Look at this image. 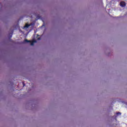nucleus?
<instances>
[{
  "label": "nucleus",
  "instance_id": "obj_4",
  "mask_svg": "<svg viewBox=\"0 0 127 127\" xmlns=\"http://www.w3.org/2000/svg\"><path fill=\"white\" fill-rule=\"evenodd\" d=\"M24 42H27V43H28V42H31V41H28V40H27V39H25L24 41Z\"/></svg>",
  "mask_w": 127,
  "mask_h": 127
},
{
  "label": "nucleus",
  "instance_id": "obj_5",
  "mask_svg": "<svg viewBox=\"0 0 127 127\" xmlns=\"http://www.w3.org/2000/svg\"><path fill=\"white\" fill-rule=\"evenodd\" d=\"M116 114L117 115V116H121V115H122V113L120 112H118L116 113Z\"/></svg>",
  "mask_w": 127,
  "mask_h": 127
},
{
  "label": "nucleus",
  "instance_id": "obj_1",
  "mask_svg": "<svg viewBox=\"0 0 127 127\" xmlns=\"http://www.w3.org/2000/svg\"><path fill=\"white\" fill-rule=\"evenodd\" d=\"M120 5L122 7H125V6H126V2H125V1H121L120 2Z\"/></svg>",
  "mask_w": 127,
  "mask_h": 127
},
{
  "label": "nucleus",
  "instance_id": "obj_7",
  "mask_svg": "<svg viewBox=\"0 0 127 127\" xmlns=\"http://www.w3.org/2000/svg\"><path fill=\"white\" fill-rule=\"evenodd\" d=\"M37 40H40V38H38Z\"/></svg>",
  "mask_w": 127,
  "mask_h": 127
},
{
  "label": "nucleus",
  "instance_id": "obj_2",
  "mask_svg": "<svg viewBox=\"0 0 127 127\" xmlns=\"http://www.w3.org/2000/svg\"><path fill=\"white\" fill-rule=\"evenodd\" d=\"M36 40H33V41L31 43V46H33V45H34V43H36Z\"/></svg>",
  "mask_w": 127,
  "mask_h": 127
},
{
  "label": "nucleus",
  "instance_id": "obj_6",
  "mask_svg": "<svg viewBox=\"0 0 127 127\" xmlns=\"http://www.w3.org/2000/svg\"><path fill=\"white\" fill-rule=\"evenodd\" d=\"M23 87H24V86H25V84H24V83L23 82Z\"/></svg>",
  "mask_w": 127,
  "mask_h": 127
},
{
  "label": "nucleus",
  "instance_id": "obj_3",
  "mask_svg": "<svg viewBox=\"0 0 127 127\" xmlns=\"http://www.w3.org/2000/svg\"><path fill=\"white\" fill-rule=\"evenodd\" d=\"M29 26H30V25L26 24L25 26L24 27V28H28Z\"/></svg>",
  "mask_w": 127,
  "mask_h": 127
}]
</instances>
